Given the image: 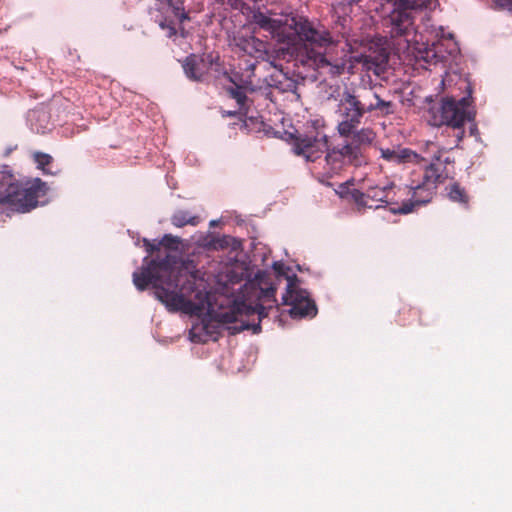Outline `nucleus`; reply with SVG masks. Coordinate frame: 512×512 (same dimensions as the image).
Segmentation results:
<instances>
[{
	"label": "nucleus",
	"instance_id": "cd10ccee",
	"mask_svg": "<svg viewBox=\"0 0 512 512\" xmlns=\"http://www.w3.org/2000/svg\"><path fill=\"white\" fill-rule=\"evenodd\" d=\"M494 3L502 9L512 11V0H494Z\"/></svg>",
	"mask_w": 512,
	"mask_h": 512
},
{
	"label": "nucleus",
	"instance_id": "a878e982",
	"mask_svg": "<svg viewBox=\"0 0 512 512\" xmlns=\"http://www.w3.org/2000/svg\"><path fill=\"white\" fill-rule=\"evenodd\" d=\"M352 197H353L354 201L358 205L368 206L369 208H372V205H368L367 201H366V199H367V190L365 192H361V191L355 189L352 192Z\"/></svg>",
	"mask_w": 512,
	"mask_h": 512
},
{
	"label": "nucleus",
	"instance_id": "c756f323",
	"mask_svg": "<svg viewBox=\"0 0 512 512\" xmlns=\"http://www.w3.org/2000/svg\"><path fill=\"white\" fill-rule=\"evenodd\" d=\"M273 269L279 274V275H284V269H285V266L282 262L280 261H275L272 265Z\"/></svg>",
	"mask_w": 512,
	"mask_h": 512
},
{
	"label": "nucleus",
	"instance_id": "39448f33",
	"mask_svg": "<svg viewBox=\"0 0 512 512\" xmlns=\"http://www.w3.org/2000/svg\"><path fill=\"white\" fill-rule=\"evenodd\" d=\"M468 94L459 99L454 97H444L440 103L432 100V96L426 97V101L430 104L427 110V122L431 126L441 127L443 125L456 130V146L464 137L463 125L465 122H473L475 111L471 107L472 89L469 83H466Z\"/></svg>",
	"mask_w": 512,
	"mask_h": 512
},
{
	"label": "nucleus",
	"instance_id": "f257e3e1",
	"mask_svg": "<svg viewBox=\"0 0 512 512\" xmlns=\"http://www.w3.org/2000/svg\"><path fill=\"white\" fill-rule=\"evenodd\" d=\"M142 273L133 276V284L139 291L146 290L150 285L155 297L170 312L181 311L193 316L205 317L194 324L189 331V338L195 343L217 341L222 325L240 322L239 326L228 327L233 333L251 329L254 334L261 332V321L267 317L273 307L262 304L247 305L245 301H234L228 310L215 311L210 302V295L202 282H198L192 273L177 271V258L166 255L163 259L148 261L146 257Z\"/></svg>",
	"mask_w": 512,
	"mask_h": 512
},
{
	"label": "nucleus",
	"instance_id": "bb28decb",
	"mask_svg": "<svg viewBox=\"0 0 512 512\" xmlns=\"http://www.w3.org/2000/svg\"><path fill=\"white\" fill-rule=\"evenodd\" d=\"M159 25L162 29L167 30L168 37H172L176 34V27L173 21L165 18L163 21H160Z\"/></svg>",
	"mask_w": 512,
	"mask_h": 512
},
{
	"label": "nucleus",
	"instance_id": "0eeeda50",
	"mask_svg": "<svg viewBox=\"0 0 512 512\" xmlns=\"http://www.w3.org/2000/svg\"><path fill=\"white\" fill-rule=\"evenodd\" d=\"M444 169L443 164L440 162L439 156H435L428 165L425 166L422 181L415 186L408 189L412 193L411 202L415 206L427 204L431 201L433 195L436 193L438 184L445 180L442 175Z\"/></svg>",
	"mask_w": 512,
	"mask_h": 512
},
{
	"label": "nucleus",
	"instance_id": "2eb2a0df",
	"mask_svg": "<svg viewBox=\"0 0 512 512\" xmlns=\"http://www.w3.org/2000/svg\"><path fill=\"white\" fill-rule=\"evenodd\" d=\"M325 161L332 173H338L347 165H353L355 167L361 166L357 159L350 155L349 151L346 150V145L344 143L332 148L328 146Z\"/></svg>",
	"mask_w": 512,
	"mask_h": 512
},
{
	"label": "nucleus",
	"instance_id": "423d86ee",
	"mask_svg": "<svg viewBox=\"0 0 512 512\" xmlns=\"http://www.w3.org/2000/svg\"><path fill=\"white\" fill-rule=\"evenodd\" d=\"M286 292L282 295L284 305L290 306L289 314L293 319L313 318L317 314V306L310 293L299 286L296 275H286Z\"/></svg>",
	"mask_w": 512,
	"mask_h": 512
},
{
	"label": "nucleus",
	"instance_id": "7c9ffc66",
	"mask_svg": "<svg viewBox=\"0 0 512 512\" xmlns=\"http://www.w3.org/2000/svg\"><path fill=\"white\" fill-rule=\"evenodd\" d=\"M470 135L476 136L478 135V128L475 123H472L469 128Z\"/></svg>",
	"mask_w": 512,
	"mask_h": 512
},
{
	"label": "nucleus",
	"instance_id": "ddd939ff",
	"mask_svg": "<svg viewBox=\"0 0 512 512\" xmlns=\"http://www.w3.org/2000/svg\"><path fill=\"white\" fill-rule=\"evenodd\" d=\"M409 194L408 187L397 186L394 183H388V192L384 205H376L375 209L388 208L393 214H409L414 209V203L411 200H406L403 197Z\"/></svg>",
	"mask_w": 512,
	"mask_h": 512
},
{
	"label": "nucleus",
	"instance_id": "aec40b11",
	"mask_svg": "<svg viewBox=\"0 0 512 512\" xmlns=\"http://www.w3.org/2000/svg\"><path fill=\"white\" fill-rule=\"evenodd\" d=\"M169 9V12L179 22L183 23L189 20V9L186 5L187 0H165Z\"/></svg>",
	"mask_w": 512,
	"mask_h": 512
},
{
	"label": "nucleus",
	"instance_id": "473e14b6",
	"mask_svg": "<svg viewBox=\"0 0 512 512\" xmlns=\"http://www.w3.org/2000/svg\"><path fill=\"white\" fill-rule=\"evenodd\" d=\"M219 223V220H211L210 223H209V226L210 227H215L217 226Z\"/></svg>",
	"mask_w": 512,
	"mask_h": 512
},
{
	"label": "nucleus",
	"instance_id": "9b49d317",
	"mask_svg": "<svg viewBox=\"0 0 512 512\" xmlns=\"http://www.w3.org/2000/svg\"><path fill=\"white\" fill-rule=\"evenodd\" d=\"M345 139L344 144L350 155L354 156L360 165L366 164V151L370 149L377 139V133L372 127H358L348 135H340Z\"/></svg>",
	"mask_w": 512,
	"mask_h": 512
},
{
	"label": "nucleus",
	"instance_id": "4468645a",
	"mask_svg": "<svg viewBox=\"0 0 512 512\" xmlns=\"http://www.w3.org/2000/svg\"><path fill=\"white\" fill-rule=\"evenodd\" d=\"M179 243H180V238L177 237V236H173L171 234H165L161 240H156L154 239L153 241H150L149 239L147 238H143V247L145 248V251L147 252V258H149V255L153 254L154 252L156 251H159L160 250V246H163L165 247L166 249L168 250H172V251H177L178 250V246H179ZM169 252L165 253V255L163 257H161L159 254L155 257V258H152L153 259H158V260H161L163 259L166 255H168ZM170 255H173L177 258V263L175 265V269L177 271H181V272H185V273H188L187 271L183 270V269H180L178 267V263H179V258L175 255V254H171ZM146 258V256L143 258V260ZM148 261H151V259H148ZM144 266H147V262H143L142 264V267H141V270H143V267ZM137 272L139 275L142 273V271L138 272V271H134L133 274Z\"/></svg>",
	"mask_w": 512,
	"mask_h": 512
},
{
	"label": "nucleus",
	"instance_id": "2f4dec72",
	"mask_svg": "<svg viewBox=\"0 0 512 512\" xmlns=\"http://www.w3.org/2000/svg\"><path fill=\"white\" fill-rule=\"evenodd\" d=\"M132 238H133V239H135L134 244H135L136 246H139V245H140V241H142V242H143V238H142V239H140V237H139V235H138V234H137V236H136V237H134V235H132Z\"/></svg>",
	"mask_w": 512,
	"mask_h": 512
},
{
	"label": "nucleus",
	"instance_id": "b1692460",
	"mask_svg": "<svg viewBox=\"0 0 512 512\" xmlns=\"http://www.w3.org/2000/svg\"><path fill=\"white\" fill-rule=\"evenodd\" d=\"M387 192L388 184L383 186H369L367 188V199L377 201L380 203L379 205H384V200L386 199Z\"/></svg>",
	"mask_w": 512,
	"mask_h": 512
},
{
	"label": "nucleus",
	"instance_id": "a211bd4d",
	"mask_svg": "<svg viewBox=\"0 0 512 512\" xmlns=\"http://www.w3.org/2000/svg\"><path fill=\"white\" fill-rule=\"evenodd\" d=\"M26 119L31 131L37 134H45L51 129L50 114L45 108L30 110Z\"/></svg>",
	"mask_w": 512,
	"mask_h": 512
},
{
	"label": "nucleus",
	"instance_id": "5701e85b",
	"mask_svg": "<svg viewBox=\"0 0 512 512\" xmlns=\"http://www.w3.org/2000/svg\"><path fill=\"white\" fill-rule=\"evenodd\" d=\"M448 198L459 204L467 206L468 204V195L464 188H462L458 183H453L449 187L446 188Z\"/></svg>",
	"mask_w": 512,
	"mask_h": 512
},
{
	"label": "nucleus",
	"instance_id": "9d476101",
	"mask_svg": "<svg viewBox=\"0 0 512 512\" xmlns=\"http://www.w3.org/2000/svg\"><path fill=\"white\" fill-rule=\"evenodd\" d=\"M293 150L297 155H302L307 161H316L321 154L328 150V137L320 131L298 134L295 137Z\"/></svg>",
	"mask_w": 512,
	"mask_h": 512
},
{
	"label": "nucleus",
	"instance_id": "6e6552de",
	"mask_svg": "<svg viewBox=\"0 0 512 512\" xmlns=\"http://www.w3.org/2000/svg\"><path fill=\"white\" fill-rule=\"evenodd\" d=\"M357 103L350 89L346 88L341 93L336 109L338 116L337 132L339 135H348L354 128L361 126L366 112Z\"/></svg>",
	"mask_w": 512,
	"mask_h": 512
},
{
	"label": "nucleus",
	"instance_id": "6ab92c4d",
	"mask_svg": "<svg viewBox=\"0 0 512 512\" xmlns=\"http://www.w3.org/2000/svg\"><path fill=\"white\" fill-rule=\"evenodd\" d=\"M255 281L260 288L259 298L275 303L276 287L269 281L267 273L265 271H258L255 274Z\"/></svg>",
	"mask_w": 512,
	"mask_h": 512
},
{
	"label": "nucleus",
	"instance_id": "c85d7f7f",
	"mask_svg": "<svg viewBox=\"0 0 512 512\" xmlns=\"http://www.w3.org/2000/svg\"><path fill=\"white\" fill-rule=\"evenodd\" d=\"M435 156H439V158H440V162H441V163L443 164V166H444V169L442 170V175L446 178V175H444V172H445V170H446V164H448V163H450V162H451V161H450V158H449V157H446L444 160H442V158H441V154H440V151L438 150L437 152H435V153L432 155L430 162L433 160V158H434Z\"/></svg>",
	"mask_w": 512,
	"mask_h": 512
},
{
	"label": "nucleus",
	"instance_id": "4be33fe9",
	"mask_svg": "<svg viewBox=\"0 0 512 512\" xmlns=\"http://www.w3.org/2000/svg\"><path fill=\"white\" fill-rule=\"evenodd\" d=\"M171 223L178 228L184 227L185 225L196 226L199 223V218L191 215L186 210H177L171 217Z\"/></svg>",
	"mask_w": 512,
	"mask_h": 512
},
{
	"label": "nucleus",
	"instance_id": "20e7f679",
	"mask_svg": "<svg viewBox=\"0 0 512 512\" xmlns=\"http://www.w3.org/2000/svg\"><path fill=\"white\" fill-rule=\"evenodd\" d=\"M47 190L46 183L40 178L22 184L16 181L9 166L0 165V205H6L11 211L26 213L44 204L40 198Z\"/></svg>",
	"mask_w": 512,
	"mask_h": 512
},
{
	"label": "nucleus",
	"instance_id": "7ed1b4c3",
	"mask_svg": "<svg viewBox=\"0 0 512 512\" xmlns=\"http://www.w3.org/2000/svg\"><path fill=\"white\" fill-rule=\"evenodd\" d=\"M438 4L437 0H395L396 10L390 15L391 22V35L403 36L407 42L414 40L417 43L415 47V57L423 60L429 65H436L444 63L447 60L445 52L441 48L439 40L453 39L452 33H445L444 28L439 26L435 30V38L437 42L433 41L431 44L418 43L416 38V29L414 27L413 12L420 10H432Z\"/></svg>",
	"mask_w": 512,
	"mask_h": 512
},
{
	"label": "nucleus",
	"instance_id": "72a5a7b5",
	"mask_svg": "<svg viewBox=\"0 0 512 512\" xmlns=\"http://www.w3.org/2000/svg\"><path fill=\"white\" fill-rule=\"evenodd\" d=\"M227 244L226 237H223L222 243L220 244L221 247H224Z\"/></svg>",
	"mask_w": 512,
	"mask_h": 512
},
{
	"label": "nucleus",
	"instance_id": "dca6fc26",
	"mask_svg": "<svg viewBox=\"0 0 512 512\" xmlns=\"http://www.w3.org/2000/svg\"><path fill=\"white\" fill-rule=\"evenodd\" d=\"M237 45L245 54L252 56L255 59L262 58L263 55L266 53L265 43L253 36L240 39ZM254 62H257L256 68L259 66L266 67L273 65V62L267 61L259 62L258 60H255Z\"/></svg>",
	"mask_w": 512,
	"mask_h": 512
},
{
	"label": "nucleus",
	"instance_id": "f8f14e48",
	"mask_svg": "<svg viewBox=\"0 0 512 512\" xmlns=\"http://www.w3.org/2000/svg\"><path fill=\"white\" fill-rule=\"evenodd\" d=\"M257 62H249L244 68L242 79L240 84L234 82V86L228 88V92L234 100H236L240 110L247 109L249 107L247 93L260 92L262 91V85L257 86L254 84L252 77L256 70Z\"/></svg>",
	"mask_w": 512,
	"mask_h": 512
},
{
	"label": "nucleus",
	"instance_id": "f3484780",
	"mask_svg": "<svg viewBox=\"0 0 512 512\" xmlns=\"http://www.w3.org/2000/svg\"><path fill=\"white\" fill-rule=\"evenodd\" d=\"M381 157L386 161L401 164V163H420L424 160L419 154L409 148L398 149H380Z\"/></svg>",
	"mask_w": 512,
	"mask_h": 512
},
{
	"label": "nucleus",
	"instance_id": "393cba45",
	"mask_svg": "<svg viewBox=\"0 0 512 512\" xmlns=\"http://www.w3.org/2000/svg\"><path fill=\"white\" fill-rule=\"evenodd\" d=\"M33 158L34 162L37 165V168L41 169L44 174H54V172L47 168V166H49L53 161V158L50 154L43 152H35L33 154Z\"/></svg>",
	"mask_w": 512,
	"mask_h": 512
},
{
	"label": "nucleus",
	"instance_id": "f03ea898",
	"mask_svg": "<svg viewBox=\"0 0 512 512\" xmlns=\"http://www.w3.org/2000/svg\"><path fill=\"white\" fill-rule=\"evenodd\" d=\"M253 17L260 28L269 31L273 36L284 40L293 35L303 44L294 60L297 73L290 75L289 72L272 65L274 71L263 80L261 94L266 98L272 101V90L281 94L291 93L299 98L298 86L305 79L312 82L325 81L342 74L345 64L330 56L337 41L324 26L292 13L276 15L258 12Z\"/></svg>",
	"mask_w": 512,
	"mask_h": 512
},
{
	"label": "nucleus",
	"instance_id": "412c9836",
	"mask_svg": "<svg viewBox=\"0 0 512 512\" xmlns=\"http://www.w3.org/2000/svg\"><path fill=\"white\" fill-rule=\"evenodd\" d=\"M182 66L187 78L193 81L202 80L203 73L200 70L198 59L194 54L187 56Z\"/></svg>",
	"mask_w": 512,
	"mask_h": 512
},
{
	"label": "nucleus",
	"instance_id": "1a4fd4ad",
	"mask_svg": "<svg viewBox=\"0 0 512 512\" xmlns=\"http://www.w3.org/2000/svg\"><path fill=\"white\" fill-rule=\"evenodd\" d=\"M350 92L354 94L357 104L366 113L376 112L377 115L385 117L396 112V104L381 98L376 86H360L350 89Z\"/></svg>",
	"mask_w": 512,
	"mask_h": 512
}]
</instances>
